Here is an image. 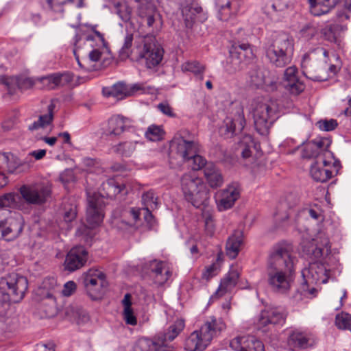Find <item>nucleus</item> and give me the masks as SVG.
Masks as SVG:
<instances>
[{
  "instance_id": "1",
  "label": "nucleus",
  "mask_w": 351,
  "mask_h": 351,
  "mask_svg": "<svg viewBox=\"0 0 351 351\" xmlns=\"http://www.w3.org/2000/svg\"><path fill=\"white\" fill-rule=\"evenodd\" d=\"M297 258L283 244L274 245L269 252L265 278L270 289L278 293H288L295 281Z\"/></svg>"
},
{
  "instance_id": "2",
  "label": "nucleus",
  "mask_w": 351,
  "mask_h": 351,
  "mask_svg": "<svg viewBox=\"0 0 351 351\" xmlns=\"http://www.w3.org/2000/svg\"><path fill=\"white\" fill-rule=\"evenodd\" d=\"M303 252L315 259H322L309 264L308 267L302 270V282L300 290L305 296H315L317 292L314 285L328 282L330 269L325 265L331 254V245L328 237L319 234L313 242L303 247Z\"/></svg>"
},
{
  "instance_id": "3",
  "label": "nucleus",
  "mask_w": 351,
  "mask_h": 351,
  "mask_svg": "<svg viewBox=\"0 0 351 351\" xmlns=\"http://www.w3.org/2000/svg\"><path fill=\"white\" fill-rule=\"evenodd\" d=\"M226 327L221 317H208L201 328L191 332L186 339L184 349L186 351H204Z\"/></svg>"
},
{
  "instance_id": "4",
  "label": "nucleus",
  "mask_w": 351,
  "mask_h": 351,
  "mask_svg": "<svg viewBox=\"0 0 351 351\" xmlns=\"http://www.w3.org/2000/svg\"><path fill=\"white\" fill-rule=\"evenodd\" d=\"M293 51V39L286 33H278L266 48V58L273 66L282 68L291 62Z\"/></svg>"
},
{
  "instance_id": "5",
  "label": "nucleus",
  "mask_w": 351,
  "mask_h": 351,
  "mask_svg": "<svg viewBox=\"0 0 351 351\" xmlns=\"http://www.w3.org/2000/svg\"><path fill=\"white\" fill-rule=\"evenodd\" d=\"M181 188L186 200L199 208L206 204L208 190L201 178L195 171L184 173L181 178Z\"/></svg>"
},
{
  "instance_id": "6",
  "label": "nucleus",
  "mask_w": 351,
  "mask_h": 351,
  "mask_svg": "<svg viewBox=\"0 0 351 351\" xmlns=\"http://www.w3.org/2000/svg\"><path fill=\"white\" fill-rule=\"evenodd\" d=\"M198 150L199 145L197 142L186 140L180 134H176L169 144V162L173 167H180L189 161Z\"/></svg>"
},
{
  "instance_id": "7",
  "label": "nucleus",
  "mask_w": 351,
  "mask_h": 351,
  "mask_svg": "<svg viewBox=\"0 0 351 351\" xmlns=\"http://www.w3.org/2000/svg\"><path fill=\"white\" fill-rule=\"evenodd\" d=\"M28 282L25 277L16 273L9 274L0 279V292L6 295L4 300L12 302H19L27 289Z\"/></svg>"
},
{
  "instance_id": "8",
  "label": "nucleus",
  "mask_w": 351,
  "mask_h": 351,
  "mask_svg": "<svg viewBox=\"0 0 351 351\" xmlns=\"http://www.w3.org/2000/svg\"><path fill=\"white\" fill-rule=\"evenodd\" d=\"M105 203L102 197L98 194L94 193L88 196V206L86 209V221L89 227L83 225L77 230V235H85L92 238L90 228L99 226L103 221L104 217V208Z\"/></svg>"
},
{
  "instance_id": "9",
  "label": "nucleus",
  "mask_w": 351,
  "mask_h": 351,
  "mask_svg": "<svg viewBox=\"0 0 351 351\" xmlns=\"http://www.w3.org/2000/svg\"><path fill=\"white\" fill-rule=\"evenodd\" d=\"M96 25L91 27V32L77 35L75 37L73 53L78 65L81 68L89 69L80 61L81 51H89L97 48H106V43L104 36L101 33L96 30Z\"/></svg>"
},
{
  "instance_id": "10",
  "label": "nucleus",
  "mask_w": 351,
  "mask_h": 351,
  "mask_svg": "<svg viewBox=\"0 0 351 351\" xmlns=\"http://www.w3.org/2000/svg\"><path fill=\"white\" fill-rule=\"evenodd\" d=\"M338 167L339 163L334 161L332 153L326 151L317 156L311 166L310 173L314 180L325 182L337 173Z\"/></svg>"
},
{
  "instance_id": "11",
  "label": "nucleus",
  "mask_w": 351,
  "mask_h": 351,
  "mask_svg": "<svg viewBox=\"0 0 351 351\" xmlns=\"http://www.w3.org/2000/svg\"><path fill=\"white\" fill-rule=\"evenodd\" d=\"M82 278L86 292L91 300L101 299L108 287L106 274L98 269L91 268L83 274Z\"/></svg>"
},
{
  "instance_id": "12",
  "label": "nucleus",
  "mask_w": 351,
  "mask_h": 351,
  "mask_svg": "<svg viewBox=\"0 0 351 351\" xmlns=\"http://www.w3.org/2000/svg\"><path fill=\"white\" fill-rule=\"evenodd\" d=\"M245 123L243 108L241 105L237 104L224 119L219 128V133L224 138H232L243 130Z\"/></svg>"
},
{
  "instance_id": "13",
  "label": "nucleus",
  "mask_w": 351,
  "mask_h": 351,
  "mask_svg": "<svg viewBox=\"0 0 351 351\" xmlns=\"http://www.w3.org/2000/svg\"><path fill=\"white\" fill-rule=\"evenodd\" d=\"M19 192L27 203L40 205L45 203L49 197L51 189L43 183H34L21 186Z\"/></svg>"
},
{
  "instance_id": "14",
  "label": "nucleus",
  "mask_w": 351,
  "mask_h": 351,
  "mask_svg": "<svg viewBox=\"0 0 351 351\" xmlns=\"http://www.w3.org/2000/svg\"><path fill=\"white\" fill-rule=\"evenodd\" d=\"M164 55L163 49L156 43L155 38L146 37L140 56L144 60L147 69H154L161 62Z\"/></svg>"
},
{
  "instance_id": "15",
  "label": "nucleus",
  "mask_w": 351,
  "mask_h": 351,
  "mask_svg": "<svg viewBox=\"0 0 351 351\" xmlns=\"http://www.w3.org/2000/svg\"><path fill=\"white\" fill-rule=\"evenodd\" d=\"M276 110L268 104H258L253 110V117L256 130L264 134L267 132L274 121L273 118Z\"/></svg>"
},
{
  "instance_id": "16",
  "label": "nucleus",
  "mask_w": 351,
  "mask_h": 351,
  "mask_svg": "<svg viewBox=\"0 0 351 351\" xmlns=\"http://www.w3.org/2000/svg\"><path fill=\"white\" fill-rule=\"evenodd\" d=\"M24 221L20 213H14L6 219L0 221V233L6 241L17 238L23 229Z\"/></svg>"
},
{
  "instance_id": "17",
  "label": "nucleus",
  "mask_w": 351,
  "mask_h": 351,
  "mask_svg": "<svg viewBox=\"0 0 351 351\" xmlns=\"http://www.w3.org/2000/svg\"><path fill=\"white\" fill-rule=\"evenodd\" d=\"M241 187L238 182H232L216 194V203L219 211L231 208L240 197Z\"/></svg>"
},
{
  "instance_id": "18",
  "label": "nucleus",
  "mask_w": 351,
  "mask_h": 351,
  "mask_svg": "<svg viewBox=\"0 0 351 351\" xmlns=\"http://www.w3.org/2000/svg\"><path fill=\"white\" fill-rule=\"evenodd\" d=\"M259 145L257 144L250 135H244L239 143L243 163L245 166L250 167L254 165L258 158Z\"/></svg>"
},
{
  "instance_id": "19",
  "label": "nucleus",
  "mask_w": 351,
  "mask_h": 351,
  "mask_svg": "<svg viewBox=\"0 0 351 351\" xmlns=\"http://www.w3.org/2000/svg\"><path fill=\"white\" fill-rule=\"evenodd\" d=\"M287 342L292 349H306L315 344L316 339L307 330L294 329L289 332Z\"/></svg>"
},
{
  "instance_id": "20",
  "label": "nucleus",
  "mask_w": 351,
  "mask_h": 351,
  "mask_svg": "<svg viewBox=\"0 0 351 351\" xmlns=\"http://www.w3.org/2000/svg\"><path fill=\"white\" fill-rule=\"evenodd\" d=\"M230 58L237 69H241L245 62L254 57L253 50L248 43H234L230 49Z\"/></svg>"
},
{
  "instance_id": "21",
  "label": "nucleus",
  "mask_w": 351,
  "mask_h": 351,
  "mask_svg": "<svg viewBox=\"0 0 351 351\" xmlns=\"http://www.w3.org/2000/svg\"><path fill=\"white\" fill-rule=\"evenodd\" d=\"M234 351H265L263 343L253 336H238L230 342Z\"/></svg>"
},
{
  "instance_id": "22",
  "label": "nucleus",
  "mask_w": 351,
  "mask_h": 351,
  "mask_svg": "<svg viewBox=\"0 0 351 351\" xmlns=\"http://www.w3.org/2000/svg\"><path fill=\"white\" fill-rule=\"evenodd\" d=\"M88 259V252L82 246L73 247L67 254L65 261V269L74 271L82 267Z\"/></svg>"
},
{
  "instance_id": "23",
  "label": "nucleus",
  "mask_w": 351,
  "mask_h": 351,
  "mask_svg": "<svg viewBox=\"0 0 351 351\" xmlns=\"http://www.w3.org/2000/svg\"><path fill=\"white\" fill-rule=\"evenodd\" d=\"M0 81L7 86L10 95H14L16 88L24 91L32 88L35 84V81L32 77L25 76L2 77H0Z\"/></svg>"
},
{
  "instance_id": "24",
  "label": "nucleus",
  "mask_w": 351,
  "mask_h": 351,
  "mask_svg": "<svg viewBox=\"0 0 351 351\" xmlns=\"http://www.w3.org/2000/svg\"><path fill=\"white\" fill-rule=\"evenodd\" d=\"M298 69L294 66L287 68L284 74V86L293 95H299L305 88L304 84L298 78Z\"/></svg>"
},
{
  "instance_id": "25",
  "label": "nucleus",
  "mask_w": 351,
  "mask_h": 351,
  "mask_svg": "<svg viewBox=\"0 0 351 351\" xmlns=\"http://www.w3.org/2000/svg\"><path fill=\"white\" fill-rule=\"evenodd\" d=\"M139 145H142V143L137 140L121 141L112 145L110 148V153L117 155L121 158H130L134 156Z\"/></svg>"
},
{
  "instance_id": "26",
  "label": "nucleus",
  "mask_w": 351,
  "mask_h": 351,
  "mask_svg": "<svg viewBox=\"0 0 351 351\" xmlns=\"http://www.w3.org/2000/svg\"><path fill=\"white\" fill-rule=\"evenodd\" d=\"M149 266L154 274V282L158 285H164L172 275L167 264L163 261L154 260L150 262Z\"/></svg>"
},
{
  "instance_id": "27",
  "label": "nucleus",
  "mask_w": 351,
  "mask_h": 351,
  "mask_svg": "<svg viewBox=\"0 0 351 351\" xmlns=\"http://www.w3.org/2000/svg\"><path fill=\"white\" fill-rule=\"evenodd\" d=\"M239 278V271L237 269L232 268L221 279L215 295L218 298H221L226 293H231L237 285Z\"/></svg>"
},
{
  "instance_id": "28",
  "label": "nucleus",
  "mask_w": 351,
  "mask_h": 351,
  "mask_svg": "<svg viewBox=\"0 0 351 351\" xmlns=\"http://www.w3.org/2000/svg\"><path fill=\"white\" fill-rule=\"evenodd\" d=\"M180 10L187 27H192L196 15L202 10L194 0H184L180 2Z\"/></svg>"
},
{
  "instance_id": "29",
  "label": "nucleus",
  "mask_w": 351,
  "mask_h": 351,
  "mask_svg": "<svg viewBox=\"0 0 351 351\" xmlns=\"http://www.w3.org/2000/svg\"><path fill=\"white\" fill-rule=\"evenodd\" d=\"M285 321V315L278 308H269L261 311L258 326L261 328L268 325L281 324Z\"/></svg>"
},
{
  "instance_id": "30",
  "label": "nucleus",
  "mask_w": 351,
  "mask_h": 351,
  "mask_svg": "<svg viewBox=\"0 0 351 351\" xmlns=\"http://www.w3.org/2000/svg\"><path fill=\"white\" fill-rule=\"evenodd\" d=\"M269 72L262 69L253 70L250 73V84L256 88H267L273 90L276 83L268 76Z\"/></svg>"
},
{
  "instance_id": "31",
  "label": "nucleus",
  "mask_w": 351,
  "mask_h": 351,
  "mask_svg": "<svg viewBox=\"0 0 351 351\" xmlns=\"http://www.w3.org/2000/svg\"><path fill=\"white\" fill-rule=\"evenodd\" d=\"M84 0H77L76 5L82 8ZM75 0H42L41 5L44 10L53 13H63L64 7L69 4L73 3Z\"/></svg>"
},
{
  "instance_id": "32",
  "label": "nucleus",
  "mask_w": 351,
  "mask_h": 351,
  "mask_svg": "<svg viewBox=\"0 0 351 351\" xmlns=\"http://www.w3.org/2000/svg\"><path fill=\"white\" fill-rule=\"evenodd\" d=\"M217 4L219 8V18L221 21H228L239 10V0H217Z\"/></svg>"
},
{
  "instance_id": "33",
  "label": "nucleus",
  "mask_w": 351,
  "mask_h": 351,
  "mask_svg": "<svg viewBox=\"0 0 351 351\" xmlns=\"http://www.w3.org/2000/svg\"><path fill=\"white\" fill-rule=\"evenodd\" d=\"M138 15L142 19V23H146L148 27H152L156 19L159 18L156 7L150 2L139 5Z\"/></svg>"
},
{
  "instance_id": "34",
  "label": "nucleus",
  "mask_w": 351,
  "mask_h": 351,
  "mask_svg": "<svg viewBox=\"0 0 351 351\" xmlns=\"http://www.w3.org/2000/svg\"><path fill=\"white\" fill-rule=\"evenodd\" d=\"M243 244V232L241 230H235L228 238L226 251V255L231 259L235 258L241 250Z\"/></svg>"
},
{
  "instance_id": "35",
  "label": "nucleus",
  "mask_w": 351,
  "mask_h": 351,
  "mask_svg": "<svg viewBox=\"0 0 351 351\" xmlns=\"http://www.w3.org/2000/svg\"><path fill=\"white\" fill-rule=\"evenodd\" d=\"M185 326L184 321L178 319L163 332L158 335V341L162 344H166L172 341L178 336V335L184 330Z\"/></svg>"
},
{
  "instance_id": "36",
  "label": "nucleus",
  "mask_w": 351,
  "mask_h": 351,
  "mask_svg": "<svg viewBox=\"0 0 351 351\" xmlns=\"http://www.w3.org/2000/svg\"><path fill=\"white\" fill-rule=\"evenodd\" d=\"M101 197H107L108 198H114L118 194L124 192L125 186L117 182L114 178L108 179L103 182L101 186Z\"/></svg>"
},
{
  "instance_id": "37",
  "label": "nucleus",
  "mask_w": 351,
  "mask_h": 351,
  "mask_svg": "<svg viewBox=\"0 0 351 351\" xmlns=\"http://www.w3.org/2000/svg\"><path fill=\"white\" fill-rule=\"evenodd\" d=\"M204 176L209 186L217 188L222 185L223 178L220 171L213 163H208L204 169Z\"/></svg>"
},
{
  "instance_id": "38",
  "label": "nucleus",
  "mask_w": 351,
  "mask_h": 351,
  "mask_svg": "<svg viewBox=\"0 0 351 351\" xmlns=\"http://www.w3.org/2000/svg\"><path fill=\"white\" fill-rule=\"evenodd\" d=\"M310 10L315 16L325 14L333 8L339 0H308Z\"/></svg>"
},
{
  "instance_id": "39",
  "label": "nucleus",
  "mask_w": 351,
  "mask_h": 351,
  "mask_svg": "<svg viewBox=\"0 0 351 351\" xmlns=\"http://www.w3.org/2000/svg\"><path fill=\"white\" fill-rule=\"evenodd\" d=\"M68 81H69V75L61 73H54L39 79V82L42 84L41 88L48 90L54 89Z\"/></svg>"
},
{
  "instance_id": "40",
  "label": "nucleus",
  "mask_w": 351,
  "mask_h": 351,
  "mask_svg": "<svg viewBox=\"0 0 351 351\" xmlns=\"http://www.w3.org/2000/svg\"><path fill=\"white\" fill-rule=\"evenodd\" d=\"M102 93L106 97H113L122 99L129 97L128 85L123 82H118L111 87H104Z\"/></svg>"
},
{
  "instance_id": "41",
  "label": "nucleus",
  "mask_w": 351,
  "mask_h": 351,
  "mask_svg": "<svg viewBox=\"0 0 351 351\" xmlns=\"http://www.w3.org/2000/svg\"><path fill=\"white\" fill-rule=\"evenodd\" d=\"M123 307V317L125 323L128 325L136 326L137 319L132 308V295L130 293H126L121 301Z\"/></svg>"
},
{
  "instance_id": "42",
  "label": "nucleus",
  "mask_w": 351,
  "mask_h": 351,
  "mask_svg": "<svg viewBox=\"0 0 351 351\" xmlns=\"http://www.w3.org/2000/svg\"><path fill=\"white\" fill-rule=\"evenodd\" d=\"M127 119L122 116L115 115L108 120V132L110 135L119 136L123 132Z\"/></svg>"
},
{
  "instance_id": "43",
  "label": "nucleus",
  "mask_w": 351,
  "mask_h": 351,
  "mask_svg": "<svg viewBox=\"0 0 351 351\" xmlns=\"http://www.w3.org/2000/svg\"><path fill=\"white\" fill-rule=\"evenodd\" d=\"M183 72H191L200 81L204 80V73L206 70V66L198 61H188L183 63L181 66Z\"/></svg>"
},
{
  "instance_id": "44",
  "label": "nucleus",
  "mask_w": 351,
  "mask_h": 351,
  "mask_svg": "<svg viewBox=\"0 0 351 351\" xmlns=\"http://www.w3.org/2000/svg\"><path fill=\"white\" fill-rule=\"evenodd\" d=\"M106 49V48H97L93 49L92 50L89 51H81L80 56H86L84 58H82L80 60V61L89 69H87L86 68H84L85 70L87 71H91L93 70L94 68H93L91 66H88L87 63L88 62H96L100 60L102 58V56L104 54V51Z\"/></svg>"
},
{
  "instance_id": "45",
  "label": "nucleus",
  "mask_w": 351,
  "mask_h": 351,
  "mask_svg": "<svg viewBox=\"0 0 351 351\" xmlns=\"http://www.w3.org/2000/svg\"><path fill=\"white\" fill-rule=\"evenodd\" d=\"M54 105L51 104L48 106V112L45 114L40 115L38 121H34L29 125V130H35L41 128H45L51 123L53 119Z\"/></svg>"
},
{
  "instance_id": "46",
  "label": "nucleus",
  "mask_w": 351,
  "mask_h": 351,
  "mask_svg": "<svg viewBox=\"0 0 351 351\" xmlns=\"http://www.w3.org/2000/svg\"><path fill=\"white\" fill-rule=\"evenodd\" d=\"M114 12L124 22H128L131 19L132 9L124 1L117 2L114 4Z\"/></svg>"
},
{
  "instance_id": "47",
  "label": "nucleus",
  "mask_w": 351,
  "mask_h": 351,
  "mask_svg": "<svg viewBox=\"0 0 351 351\" xmlns=\"http://www.w3.org/2000/svg\"><path fill=\"white\" fill-rule=\"evenodd\" d=\"M145 137L151 141H158L164 138L165 132L161 126L152 125L145 132Z\"/></svg>"
},
{
  "instance_id": "48",
  "label": "nucleus",
  "mask_w": 351,
  "mask_h": 351,
  "mask_svg": "<svg viewBox=\"0 0 351 351\" xmlns=\"http://www.w3.org/2000/svg\"><path fill=\"white\" fill-rule=\"evenodd\" d=\"M335 325L341 330H349L351 331V314L341 312L335 317Z\"/></svg>"
},
{
  "instance_id": "49",
  "label": "nucleus",
  "mask_w": 351,
  "mask_h": 351,
  "mask_svg": "<svg viewBox=\"0 0 351 351\" xmlns=\"http://www.w3.org/2000/svg\"><path fill=\"white\" fill-rule=\"evenodd\" d=\"M319 29L316 25L313 23L305 25L299 32L300 38L304 40H310L318 34Z\"/></svg>"
},
{
  "instance_id": "50",
  "label": "nucleus",
  "mask_w": 351,
  "mask_h": 351,
  "mask_svg": "<svg viewBox=\"0 0 351 351\" xmlns=\"http://www.w3.org/2000/svg\"><path fill=\"white\" fill-rule=\"evenodd\" d=\"M155 347V342L148 338L138 339L134 347V351H151Z\"/></svg>"
},
{
  "instance_id": "51",
  "label": "nucleus",
  "mask_w": 351,
  "mask_h": 351,
  "mask_svg": "<svg viewBox=\"0 0 351 351\" xmlns=\"http://www.w3.org/2000/svg\"><path fill=\"white\" fill-rule=\"evenodd\" d=\"M19 197L13 193H7L0 197L1 208H14L17 207L16 199Z\"/></svg>"
},
{
  "instance_id": "52",
  "label": "nucleus",
  "mask_w": 351,
  "mask_h": 351,
  "mask_svg": "<svg viewBox=\"0 0 351 351\" xmlns=\"http://www.w3.org/2000/svg\"><path fill=\"white\" fill-rule=\"evenodd\" d=\"M142 202L145 208L155 209L157 208L158 202L157 197L152 191H149L142 195Z\"/></svg>"
},
{
  "instance_id": "53",
  "label": "nucleus",
  "mask_w": 351,
  "mask_h": 351,
  "mask_svg": "<svg viewBox=\"0 0 351 351\" xmlns=\"http://www.w3.org/2000/svg\"><path fill=\"white\" fill-rule=\"evenodd\" d=\"M317 146L318 145L311 141L306 144L303 149L302 157L306 158H315L316 160L318 155L323 154L325 152L319 153L317 151Z\"/></svg>"
},
{
  "instance_id": "54",
  "label": "nucleus",
  "mask_w": 351,
  "mask_h": 351,
  "mask_svg": "<svg viewBox=\"0 0 351 351\" xmlns=\"http://www.w3.org/2000/svg\"><path fill=\"white\" fill-rule=\"evenodd\" d=\"M151 90L152 88L150 86H147L145 83H136L128 85L129 97L137 93H149Z\"/></svg>"
},
{
  "instance_id": "55",
  "label": "nucleus",
  "mask_w": 351,
  "mask_h": 351,
  "mask_svg": "<svg viewBox=\"0 0 351 351\" xmlns=\"http://www.w3.org/2000/svg\"><path fill=\"white\" fill-rule=\"evenodd\" d=\"M63 218L65 222L69 223L73 221L77 217V206L71 204L69 206H64Z\"/></svg>"
},
{
  "instance_id": "56",
  "label": "nucleus",
  "mask_w": 351,
  "mask_h": 351,
  "mask_svg": "<svg viewBox=\"0 0 351 351\" xmlns=\"http://www.w3.org/2000/svg\"><path fill=\"white\" fill-rule=\"evenodd\" d=\"M317 125L321 130L329 132L334 130L338 126V123L337 120L333 119H324L317 121Z\"/></svg>"
},
{
  "instance_id": "57",
  "label": "nucleus",
  "mask_w": 351,
  "mask_h": 351,
  "mask_svg": "<svg viewBox=\"0 0 351 351\" xmlns=\"http://www.w3.org/2000/svg\"><path fill=\"white\" fill-rule=\"evenodd\" d=\"M189 161H192L191 168L193 171L199 170L208 164L206 163L205 158L197 154V153H195L194 156H193Z\"/></svg>"
},
{
  "instance_id": "58",
  "label": "nucleus",
  "mask_w": 351,
  "mask_h": 351,
  "mask_svg": "<svg viewBox=\"0 0 351 351\" xmlns=\"http://www.w3.org/2000/svg\"><path fill=\"white\" fill-rule=\"evenodd\" d=\"M73 317L78 324L87 323L90 319L88 313L82 308L75 310L73 313Z\"/></svg>"
},
{
  "instance_id": "59",
  "label": "nucleus",
  "mask_w": 351,
  "mask_h": 351,
  "mask_svg": "<svg viewBox=\"0 0 351 351\" xmlns=\"http://www.w3.org/2000/svg\"><path fill=\"white\" fill-rule=\"evenodd\" d=\"M321 34L325 40L333 42L336 40L334 25H327L321 30Z\"/></svg>"
},
{
  "instance_id": "60",
  "label": "nucleus",
  "mask_w": 351,
  "mask_h": 351,
  "mask_svg": "<svg viewBox=\"0 0 351 351\" xmlns=\"http://www.w3.org/2000/svg\"><path fill=\"white\" fill-rule=\"evenodd\" d=\"M217 265L215 263L206 267L204 271L202 272V278L206 280H210L211 278L217 274Z\"/></svg>"
},
{
  "instance_id": "61",
  "label": "nucleus",
  "mask_w": 351,
  "mask_h": 351,
  "mask_svg": "<svg viewBox=\"0 0 351 351\" xmlns=\"http://www.w3.org/2000/svg\"><path fill=\"white\" fill-rule=\"evenodd\" d=\"M309 56H315L319 58L324 62L327 63L328 60V52L324 47H317L309 52Z\"/></svg>"
},
{
  "instance_id": "62",
  "label": "nucleus",
  "mask_w": 351,
  "mask_h": 351,
  "mask_svg": "<svg viewBox=\"0 0 351 351\" xmlns=\"http://www.w3.org/2000/svg\"><path fill=\"white\" fill-rule=\"evenodd\" d=\"M9 156L5 153H0V172H10Z\"/></svg>"
},
{
  "instance_id": "63",
  "label": "nucleus",
  "mask_w": 351,
  "mask_h": 351,
  "mask_svg": "<svg viewBox=\"0 0 351 351\" xmlns=\"http://www.w3.org/2000/svg\"><path fill=\"white\" fill-rule=\"evenodd\" d=\"M77 289V285L73 281H69L66 282L63 287L62 293L64 296L69 297L73 295Z\"/></svg>"
},
{
  "instance_id": "64",
  "label": "nucleus",
  "mask_w": 351,
  "mask_h": 351,
  "mask_svg": "<svg viewBox=\"0 0 351 351\" xmlns=\"http://www.w3.org/2000/svg\"><path fill=\"white\" fill-rule=\"evenodd\" d=\"M16 123V116H12L6 118L1 124L2 128L4 131H9L14 128Z\"/></svg>"
}]
</instances>
